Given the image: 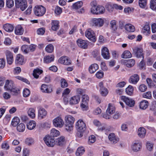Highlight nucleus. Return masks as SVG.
<instances>
[{"instance_id":"obj_44","label":"nucleus","mask_w":156,"mask_h":156,"mask_svg":"<svg viewBox=\"0 0 156 156\" xmlns=\"http://www.w3.org/2000/svg\"><path fill=\"white\" fill-rule=\"evenodd\" d=\"M54 49V47L52 44H49L47 45L45 48L46 51L48 52L51 53L52 52Z\"/></svg>"},{"instance_id":"obj_41","label":"nucleus","mask_w":156,"mask_h":156,"mask_svg":"<svg viewBox=\"0 0 156 156\" xmlns=\"http://www.w3.org/2000/svg\"><path fill=\"white\" fill-rule=\"evenodd\" d=\"M84 152L85 150L83 147H79L77 149L76 153V156H80L82 155Z\"/></svg>"},{"instance_id":"obj_52","label":"nucleus","mask_w":156,"mask_h":156,"mask_svg":"<svg viewBox=\"0 0 156 156\" xmlns=\"http://www.w3.org/2000/svg\"><path fill=\"white\" fill-rule=\"evenodd\" d=\"M110 24L113 30L115 31L116 30L117 27L116 25V22L115 20H112L110 22Z\"/></svg>"},{"instance_id":"obj_27","label":"nucleus","mask_w":156,"mask_h":156,"mask_svg":"<svg viewBox=\"0 0 156 156\" xmlns=\"http://www.w3.org/2000/svg\"><path fill=\"white\" fill-rule=\"evenodd\" d=\"M59 22L57 20H52L51 23V29L54 31L57 30L59 28Z\"/></svg>"},{"instance_id":"obj_25","label":"nucleus","mask_w":156,"mask_h":156,"mask_svg":"<svg viewBox=\"0 0 156 156\" xmlns=\"http://www.w3.org/2000/svg\"><path fill=\"white\" fill-rule=\"evenodd\" d=\"M36 108H29L27 113L28 115L32 119L34 118L35 117Z\"/></svg>"},{"instance_id":"obj_43","label":"nucleus","mask_w":156,"mask_h":156,"mask_svg":"<svg viewBox=\"0 0 156 156\" xmlns=\"http://www.w3.org/2000/svg\"><path fill=\"white\" fill-rule=\"evenodd\" d=\"M20 122V119L18 117H15L12 119L11 125L13 126H16Z\"/></svg>"},{"instance_id":"obj_26","label":"nucleus","mask_w":156,"mask_h":156,"mask_svg":"<svg viewBox=\"0 0 156 156\" xmlns=\"http://www.w3.org/2000/svg\"><path fill=\"white\" fill-rule=\"evenodd\" d=\"M98 66L97 64L94 63L91 65L89 68V71L90 73H94L98 69Z\"/></svg>"},{"instance_id":"obj_32","label":"nucleus","mask_w":156,"mask_h":156,"mask_svg":"<svg viewBox=\"0 0 156 156\" xmlns=\"http://www.w3.org/2000/svg\"><path fill=\"white\" fill-rule=\"evenodd\" d=\"M43 72V71L42 70L39 68H36L34 70L33 75L35 78L37 79L39 77V75L41 74Z\"/></svg>"},{"instance_id":"obj_56","label":"nucleus","mask_w":156,"mask_h":156,"mask_svg":"<svg viewBox=\"0 0 156 156\" xmlns=\"http://www.w3.org/2000/svg\"><path fill=\"white\" fill-rule=\"evenodd\" d=\"M25 142L26 144L30 145L34 143V140L33 139L31 138H29L26 139Z\"/></svg>"},{"instance_id":"obj_24","label":"nucleus","mask_w":156,"mask_h":156,"mask_svg":"<svg viewBox=\"0 0 156 156\" xmlns=\"http://www.w3.org/2000/svg\"><path fill=\"white\" fill-rule=\"evenodd\" d=\"M24 32V29L20 25H17L15 29V33L16 35H22Z\"/></svg>"},{"instance_id":"obj_22","label":"nucleus","mask_w":156,"mask_h":156,"mask_svg":"<svg viewBox=\"0 0 156 156\" xmlns=\"http://www.w3.org/2000/svg\"><path fill=\"white\" fill-rule=\"evenodd\" d=\"M24 57L22 55L20 54L17 55L15 59L16 64L22 65L24 63Z\"/></svg>"},{"instance_id":"obj_3","label":"nucleus","mask_w":156,"mask_h":156,"mask_svg":"<svg viewBox=\"0 0 156 156\" xmlns=\"http://www.w3.org/2000/svg\"><path fill=\"white\" fill-rule=\"evenodd\" d=\"M65 119L66 122V129L68 131H70L73 129V124L75 121V119L71 115L66 116Z\"/></svg>"},{"instance_id":"obj_34","label":"nucleus","mask_w":156,"mask_h":156,"mask_svg":"<svg viewBox=\"0 0 156 156\" xmlns=\"http://www.w3.org/2000/svg\"><path fill=\"white\" fill-rule=\"evenodd\" d=\"M3 28L6 31L9 32H12L14 28L13 26L10 24H5L3 26Z\"/></svg>"},{"instance_id":"obj_37","label":"nucleus","mask_w":156,"mask_h":156,"mask_svg":"<svg viewBox=\"0 0 156 156\" xmlns=\"http://www.w3.org/2000/svg\"><path fill=\"white\" fill-rule=\"evenodd\" d=\"M57 144L59 146H62L65 143V138L63 136H61L58 138L56 141Z\"/></svg>"},{"instance_id":"obj_5","label":"nucleus","mask_w":156,"mask_h":156,"mask_svg":"<svg viewBox=\"0 0 156 156\" xmlns=\"http://www.w3.org/2000/svg\"><path fill=\"white\" fill-rule=\"evenodd\" d=\"M85 36L89 40L93 42L96 41V40L95 34L94 31L90 28H89L86 30L85 33Z\"/></svg>"},{"instance_id":"obj_51","label":"nucleus","mask_w":156,"mask_h":156,"mask_svg":"<svg viewBox=\"0 0 156 156\" xmlns=\"http://www.w3.org/2000/svg\"><path fill=\"white\" fill-rule=\"evenodd\" d=\"M100 91L101 95L103 96H106L108 93V91L106 88L100 89Z\"/></svg>"},{"instance_id":"obj_1","label":"nucleus","mask_w":156,"mask_h":156,"mask_svg":"<svg viewBox=\"0 0 156 156\" xmlns=\"http://www.w3.org/2000/svg\"><path fill=\"white\" fill-rule=\"evenodd\" d=\"M4 88L5 90L10 91L14 95H17L20 93V89L16 86L14 82L11 79L5 80Z\"/></svg>"},{"instance_id":"obj_64","label":"nucleus","mask_w":156,"mask_h":156,"mask_svg":"<svg viewBox=\"0 0 156 156\" xmlns=\"http://www.w3.org/2000/svg\"><path fill=\"white\" fill-rule=\"evenodd\" d=\"M147 149L149 151H151L153 148V144L149 142H147L146 144Z\"/></svg>"},{"instance_id":"obj_28","label":"nucleus","mask_w":156,"mask_h":156,"mask_svg":"<svg viewBox=\"0 0 156 156\" xmlns=\"http://www.w3.org/2000/svg\"><path fill=\"white\" fill-rule=\"evenodd\" d=\"M54 59V56L53 55L46 56L44 57V61L45 63H48L53 61Z\"/></svg>"},{"instance_id":"obj_63","label":"nucleus","mask_w":156,"mask_h":156,"mask_svg":"<svg viewBox=\"0 0 156 156\" xmlns=\"http://www.w3.org/2000/svg\"><path fill=\"white\" fill-rule=\"evenodd\" d=\"M61 86L62 87H66L68 86V83L64 79H62L61 80Z\"/></svg>"},{"instance_id":"obj_45","label":"nucleus","mask_w":156,"mask_h":156,"mask_svg":"<svg viewBox=\"0 0 156 156\" xmlns=\"http://www.w3.org/2000/svg\"><path fill=\"white\" fill-rule=\"evenodd\" d=\"M25 128V125L22 123H21L17 125V130L20 132H23Z\"/></svg>"},{"instance_id":"obj_9","label":"nucleus","mask_w":156,"mask_h":156,"mask_svg":"<svg viewBox=\"0 0 156 156\" xmlns=\"http://www.w3.org/2000/svg\"><path fill=\"white\" fill-rule=\"evenodd\" d=\"M44 140L46 144L48 146L52 147L55 144L54 138L49 135L46 136L44 138Z\"/></svg>"},{"instance_id":"obj_18","label":"nucleus","mask_w":156,"mask_h":156,"mask_svg":"<svg viewBox=\"0 0 156 156\" xmlns=\"http://www.w3.org/2000/svg\"><path fill=\"white\" fill-rule=\"evenodd\" d=\"M139 80V77L138 75L134 74L130 77L129 79L130 83L133 84H136Z\"/></svg>"},{"instance_id":"obj_11","label":"nucleus","mask_w":156,"mask_h":156,"mask_svg":"<svg viewBox=\"0 0 156 156\" xmlns=\"http://www.w3.org/2000/svg\"><path fill=\"white\" fill-rule=\"evenodd\" d=\"M101 54L105 59H108L110 58L109 50L106 47H104L102 48Z\"/></svg>"},{"instance_id":"obj_39","label":"nucleus","mask_w":156,"mask_h":156,"mask_svg":"<svg viewBox=\"0 0 156 156\" xmlns=\"http://www.w3.org/2000/svg\"><path fill=\"white\" fill-rule=\"evenodd\" d=\"M132 55L130 52L128 50L125 51L122 55V57L123 58H128L132 57Z\"/></svg>"},{"instance_id":"obj_19","label":"nucleus","mask_w":156,"mask_h":156,"mask_svg":"<svg viewBox=\"0 0 156 156\" xmlns=\"http://www.w3.org/2000/svg\"><path fill=\"white\" fill-rule=\"evenodd\" d=\"M108 138L111 143L112 144L116 143L119 140V139L116 137L115 134L113 133L110 134Z\"/></svg>"},{"instance_id":"obj_38","label":"nucleus","mask_w":156,"mask_h":156,"mask_svg":"<svg viewBox=\"0 0 156 156\" xmlns=\"http://www.w3.org/2000/svg\"><path fill=\"white\" fill-rule=\"evenodd\" d=\"M27 128L30 130H32L34 129L36 126L35 122L34 121H30L28 122L27 125Z\"/></svg>"},{"instance_id":"obj_13","label":"nucleus","mask_w":156,"mask_h":156,"mask_svg":"<svg viewBox=\"0 0 156 156\" xmlns=\"http://www.w3.org/2000/svg\"><path fill=\"white\" fill-rule=\"evenodd\" d=\"M76 43L78 46L80 48L83 49H86L87 47V41L81 39H78Z\"/></svg>"},{"instance_id":"obj_60","label":"nucleus","mask_w":156,"mask_h":156,"mask_svg":"<svg viewBox=\"0 0 156 156\" xmlns=\"http://www.w3.org/2000/svg\"><path fill=\"white\" fill-rule=\"evenodd\" d=\"M151 93L150 91L144 93L143 94V97L147 98L150 99L151 97Z\"/></svg>"},{"instance_id":"obj_53","label":"nucleus","mask_w":156,"mask_h":156,"mask_svg":"<svg viewBox=\"0 0 156 156\" xmlns=\"http://www.w3.org/2000/svg\"><path fill=\"white\" fill-rule=\"evenodd\" d=\"M14 5L13 0H6V5L9 8H11L13 7Z\"/></svg>"},{"instance_id":"obj_54","label":"nucleus","mask_w":156,"mask_h":156,"mask_svg":"<svg viewBox=\"0 0 156 156\" xmlns=\"http://www.w3.org/2000/svg\"><path fill=\"white\" fill-rule=\"evenodd\" d=\"M29 46L26 45H24L22 46L21 49L22 51L25 53L26 54L29 51Z\"/></svg>"},{"instance_id":"obj_7","label":"nucleus","mask_w":156,"mask_h":156,"mask_svg":"<svg viewBox=\"0 0 156 156\" xmlns=\"http://www.w3.org/2000/svg\"><path fill=\"white\" fill-rule=\"evenodd\" d=\"M121 98L122 100L128 106L130 107H133L134 106L135 101L133 99L124 96H122Z\"/></svg>"},{"instance_id":"obj_36","label":"nucleus","mask_w":156,"mask_h":156,"mask_svg":"<svg viewBox=\"0 0 156 156\" xmlns=\"http://www.w3.org/2000/svg\"><path fill=\"white\" fill-rule=\"evenodd\" d=\"M148 105V102L146 100L141 101L140 104V108L142 109H145Z\"/></svg>"},{"instance_id":"obj_55","label":"nucleus","mask_w":156,"mask_h":156,"mask_svg":"<svg viewBox=\"0 0 156 156\" xmlns=\"http://www.w3.org/2000/svg\"><path fill=\"white\" fill-rule=\"evenodd\" d=\"M16 78L26 83L27 84H29L30 83V82L26 78H24L22 76H17L16 77Z\"/></svg>"},{"instance_id":"obj_16","label":"nucleus","mask_w":156,"mask_h":156,"mask_svg":"<svg viewBox=\"0 0 156 156\" xmlns=\"http://www.w3.org/2000/svg\"><path fill=\"white\" fill-rule=\"evenodd\" d=\"M80 100V97L79 95H76L72 97L69 101V103L71 105H76L79 103Z\"/></svg>"},{"instance_id":"obj_15","label":"nucleus","mask_w":156,"mask_h":156,"mask_svg":"<svg viewBox=\"0 0 156 156\" xmlns=\"http://www.w3.org/2000/svg\"><path fill=\"white\" fill-rule=\"evenodd\" d=\"M15 5L16 8H20L22 11H23L26 9L27 6V0H25L23 2L16 3Z\"/></svg>"},{"instance_id":"obj_48","label":"nucleus","mask_w":156,"mask_h":156,"mask_svg":"<svg viewBox=\"0 0 156 156\" xmlns=\"http://www.w3.org/2000/svg\"><path fill=\"white\" fill-rule=\"evenodd\" d=\"M106 9L109 12H111L113 11L114 8V4L111 5L109 3L107 4L105 6Z\"/></svg>"},{"instance_id":"obj_35","label":"nucleus","mask_w":156,"mask_h":156,"mask_svg":"<svg viewBox=\"0 0 156 156\" xmlns=\"http://www.w3.org/2000/svg\"><path fill=\"white\" fill-rule=\"evenodd\" d=\"M134 91L133 87L131 85H129L126 89V92L127 94L130 96L133 95Z\"/></svg>"},{"instance_id":"obj_49","label":"nucleus","mask_w":156,"mask_h":156,"mask_svg":"<svg viewBox=\"0 0 156 156\" xmlns=\"http://www.w3.org/2000/svg\"><path fill=\"white\" fill-rule=\"evenodd\" d=\"M139 4L141 8H145L147 4L146 0H139Z\"/></svg>"},{"instance_id":"obj_61","label":"nucleus","mask_w":156,"mask_h":156,"mask_svg":"<svg viewBox=\"0 0 156 156\" xmlns=\"http://www.w3.org/2000/svg\"><path fill=\"white\" fill-rule=\"evenodd\" d=\"M5 63L4 58H0V69H2L5 66Z\"/></svg>"},{"instance_id":"obj_6","label":"nucleus","mask_w":156,"mask_h":156,"mask_svg":"<svg viewBox=\"0 0 156 156\" xmlns=\"http://www.w3.org/2000/svg\"><path fill=\"white\" fill-rule=\"evenodd\" d=\"M76 126L78 132H84L86 129L85 123L81 119L77 121L76 123Z\"/></svg>"},{"instance_id":"obj_14","label":"nucleus","mask_w":156,"mask_h":156,"mask_svg":"<svg viewBox=\"0 0 156 156\" xmlns=\"http://www.w3.org/2000/svg\"><path fill=\"white\" fill-rule=\"evenodd\" d=\"M41 90L42 92L47 93H51L52 91V88L50 86L45 84L41 85Z\"/></svg>"},{"instance_id":"obj_50","label":"nucleus","mask_w":156,"mask_h":156,"mask_svg":"<svg viewBox=\"0 0 156 156\" xmlns=\"http://www.w3.org/2000/svg\"><path fill=\"white\" fill-rule=\"evenodd\" d=\"M96 140L95 137L94 135H91L89 137L88 144H91L94 143Z\"/></svg>"},{"instance_id":"obj_8","label":"nucleus","mask_w":156,"mask_h":156,"mask_svg":"<svg viewBox=\"0 0 156 156\" xmlns=\"http://www.w3.org/2000/svg\"><path fill=\"white\" fill-rule=\"evenodd\" d=\"M53 123L55 127L59 128L62 127L64 124L62 118L60 117H58L53 119Z\"/></svg>"},{"instance_id":"obj_47","label":"nucleus","mask_w":156,"mask_h":156,"mask_svg":"<svg viewBox=\"0 0 156 156\" xmlns=\"http://www.w3.org/2000/svg\"><path fill=\"white\" fill-rule=\"evenodd\" d=\"M30 94V90L27 88H25L23 91V95L24 97H27L29 96Z\"/></svg>"},{"instance_id":"obj_31","label":"nucleus","mask_w":156,"mask_h":156,"mask_svg":"<svg viewBox=\"0 0 156 156\" xmlns=\"http://www.w3.org/2000/svg\"><path fill=\"white\" fill-rule=\"evenodd\" d=\"M135 62V60L133 59L125 60L124 61L126 65L128 67H131L133 66L134 65Z\"/></svg>"},{"instance_id":"obj_29","label":"nucleus","mask_w":156,"mask_h":156,"mask_svg":"<svg viewBox=\"0 0 156 156\" xmlns=\"http://www.w3.org/2000/svg\"><path fill=\"white\" fill-rule=\"evenodd\" d=\"M146 134V131L143 127H140L138 129V136L140 138H144Z\"/></svg>"},{"instance_id":"obj_62","label":"nucleus","mask_w":156,"mask_h":156,"mask_svg":"<svg viewBox=\"0 0 156 156\" xmlns=\"http://www.w3.org/2000/svg\"><path fill=\"white\" fill-rule=\"evenodd\" d=\"M146 81L149 87H152L154 86V83L151 79L149 78H147L146 79Z\"/></svg>"},{"instance_id":"obj_10","label":"nucleus","mask_w":156,"mask_h":156,"mask_svg":"<svg viewBox=\"0 0 156 156\" xmlns=\"http://www.w3.org/2000/svg\"><path fill=\"white\" fill-rule=\"evenodd\" d=\"M93 25L101 27L104 24V20L101 18H93L91 20Z\"/></svg>"},{"instance_id":"obj_12","label":"nucleus","mask_w":156,"mask_h":156,"mask_svg":"<svg viewBox=\"0 0 156 156\" xmlns=\"http://www.w3.org/2000/svg\"><path fill=\"white\" fill-rule=\"evenodd\" d=\"M5 54L6 58L7 63L11 65L13 61V58L12 53L9 50H6Z\"/></svg>"},{"instance_id":"obj_17","label":"nucleus","mask_w":156,"mask_h":156,"mask_svg":"<svg viewBox=\"0 0 156 156\" xmlns=\"http://www.w3.org/2000/svg\"><path fill=\"white\" fill-rule=\"evenodd\" d=\"M47 112L45 109L43 108H40L38 111V117L39 119H42L46 116Z\"/></svg>"},{"instance_id":"obj_59","label":"nucleus","mask_w":156,"mask_h":156,"mask_svg":"<svg viewBox=\"0 0 156 156\" xmlns=\"http://www.w3.org/2000/svg\"><path fill=\"white\" fill-rule=\"evenodd\" d=\"M55 12L57 15H60L62 12V8L58 6H57L55 8Z\"/></svg>"},{"instance_id":"obj_58","label":"nucleus","mask_w":156,"mask_h":156,"mask_svg":"<svg viewBox=\"0 0 156 156\" xmlns=\"http://www.w3.org/2000/svg\"><path fill=\"white\" fill-rule=\"evenodd\" d=\"M95 75L98 79H101L103 76L104 73L102 71L100 70L96 73Z\"/></svg>"},{"instance_id":"obj_57","label":"nucleus","mask_w":156,"mask_h":156,"mask_svg":"<svg viewBox=\"0 0 156 156\" xmlns=\"http://www.w3.org/2000/svg\"><path fill=\"white\" fill-rule=\"evenodd\" d=\"M2 96L4 99L8 100L10 98L11 95L9 93L6 92L3 94Z\"/></svg>"},{"instance_id":"obj_40","label":"nucleus","mask_w":156,"mask_h":156,"mask_svg":"<svg viewBox=\"0 0 156 156\" xmlns=\"http://www.w3.org/2000/svg\"><path fill=\"white\" fill-rule=\"evenodd\" d=\"M59 134V132L55 128H53L51 130L50 135L52 137L54 138L55 137H57L58 136Z\"/></svg>"},{"instance_id":"obj_33","label":"nucleus","mask_w":156,"mask_h":156,"mask_svg":"<svg viewBox=\"0 0 156 156\" xmlns=\"http://www.w3.org/2000/svg\"><path fill=\"white\" fill-rule=\"evenodd\" d=\"M115 112V107L111 105V104H109L106 111L107 113L111 115L113 113H114Z\"/></svg>"},{"instance_id":"obj_2","label":"nucleus","mask_w":156,"mask_h":156,"mask_svg":"<svg viewBox=\"0 0 156 156\" xmlns=\"http://www.w3.org/2000/svg\"><path fill=\"white\" fill-rule=\"evenodd\" d=\"M90 5L91 6L90 12L93 14H102L105 11V8L101 5H97V3L96 1H94L91 2Z\"/></svg>"},{"instance_id":"obj_23","label":"nucleus","mask_w":156,"mask_h":156,"mask_svg":"<svg viewBox=\"0 0 156 156\" xmlns=\"http://www.w3.org/2000/svg\"><path fill=\"white\" fill-rule=\"evenodd\" d=\"M125 29L129 32H133L135 30L134 26L130 23L126 24L125 25Z\"/></svg>"},{"instance_id":"obj_46","label":"nucleus","mask_w":156,"mask_h":156,"mask_svg":"<svg viewBox=\"0 0 156 156\" xmlns=\"http://www.w3.org/2000/svg\"><path fill=\"white\" fill-rule=\"evenodd\" d=\"M150 8L153 10H156V0H151L150 2Z\"/></svg>"},{"instance_id":"obj_21","label":"nucleus","mask_w":156,"mask_h":156,"mask_svg":"<svg viewBox=\"0 0 156 156\" xmlns=\"http://www.w3.org/2000/svg\"><path fill=\"white\" fill-rule=\"evenodd\" d=\"M142 147V145L141 143L139 141H136L134 143L132 146V148L133 150L136 152L139 151Z\"/></svg>"},{"instance_id":"obj_20","label":"nucleus","mask_w":156,"mask_h":156,"mask_svg":"<svg viewBox=\"0 0 156 156\" xmlns=\"http://www.w3.org/2000/svg\"><path fill=\"white\" fill-rule=\"evenodd\" d=\"M133 51L136 56L137 58H140L141 57H143V58H144L143 53V51L142 48H136L133 50Z\"/></svg>"},{"instance_id":"obj_4","label":"nucleus","mask_w":156,"mask_h":156,"mask_svg":"<svg viewBox=\"0 0 156 156\" xmlns=\"http://www.w3.org/2000/svg\"><path fill=\"white\" fill-rule=\"evenodd\" d=\"M46 11L45 8L41 5L36 6L34 8V14L38 16H43L45 14Z\"/></svg>"},{"instance_id":"obj_30","label":"nucleus","mask_w":156,"mask_h":156,"mask_svg":"<svg viewBox=\"0 0 156 156\" xmlns=\"http://www.w3.org/2000/svg\"><path fill=\"white\" fill-rule=\"evenodd\" d=\"M142 32L146 36H148L151 33L150 27L148 25H145L143 28Z\"/></svg>"},{"instance_id":"obj_42","label":"nucleus","mask_w":156,"mask_h":156,"mask_svg":"<svg viewBox=\"0 0 156 156\" xmlns=\"http://www.w3.org/2000/svg\"><path fill=\"white\" fill-rule=\"evenodd\" d=\"M83 4V3L82 1L77 2L73 4V8L76 9H78L82 6Z\"/></svg>"}]
</instances>
